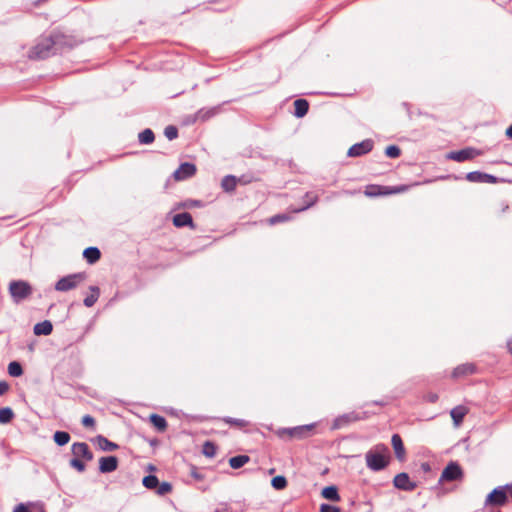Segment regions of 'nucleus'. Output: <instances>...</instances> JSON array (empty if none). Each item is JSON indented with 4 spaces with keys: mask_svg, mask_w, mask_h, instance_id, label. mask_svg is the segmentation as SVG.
I'll return each instance as SVG.
<instances>
[{
    "mask_svg": "<svg viewBox=\"0 0 512 512\" xmlns=\"http://www.w3.org/2000/svg\"><path fill=\"white\" fill-rule=\"evenodd\" d=\"M401 154V150L396 145H390L385 149V155L389 158H397Z\"/></svg>",
    "mask_w": 512,
    "mask_h": 512,
    "instance_id": "obj_40",
    "label": "nucleus"
},
{
    "mask_svg": "<svg viewBox=\"0 0 512 512\" xmlns=\"http://www.w3.org/2000/svg\"><path fill=\"white\" fill-rule=\"evenodd\" d=\"M237 185V178L233 175H226L221 181V187L226 192H232Z\"/></svg>",
    "mask_w": 512,
    "mask_h": 512,
    "instance_id": "obj_27",
    "label": "nucleus"
},
{
    "mask_svg": "<svg viewBox=\"0 0 512 512\" xmlns=\"http://www.w3.org/2000/svg\"><path fill=\"white\" fill-rule=\"evenodd\" d=\"M155 139L154 132L150 128L144 129L138 135V141L140 144H151Z\"/></svg>",
    "mask_w": 512,
    "mask_h": 512,
    "instance_id": "obj_29",
    "label": "nucleus"
},
{
    "mask_svg": "<svg viewBox=\"0 0 512 512\" xmlns=\"http://www.w3.org/2000/svg\"><path fill=\"white\" fill-rule=\"evenodd\" d=\"M173 224L176 227L193 226V219L190 213H178L173 217Z\"/></svg>",
    "mask_w": 512,
    "mask_h": 512,
    "instance_id": "obj_18",
    "label": "nucleus"
},
{
    "mask_svg": "<svg viewBox=\"0 0 512 512\" xmlns=\"http://www.w3.org/2000/svg\"><path fill=\"white\" fill-rule=\"evenodd\" d=\"M360 419H361V417H359V415L356 412H350V413L340 415L334 419V421L332 423V429L333 430L341 429V428L347 426L348 424L358 421Z\"/></svg>",
    "mask_w": 512,
    "mask_h": 512,
    "instance_id": "obj_11",
    "label": "nucleus"
},
{
    "mask_svg": "<svg viewBox=\"0 0 512 512\" xmlns=\"http://www.w3.org/2000/svg\"><path fill=\"white\" fill-rule=\"evenodd\" d=\"M9 389V385L6 381H0V395L5 394Z\"/></svg>",
    "mask_w": 512,
    "mask_h": 512,
    "instance_id": "obj_49",
    "label": "nucleus"
},
{
    "mask_svg": "<svg viewBox=\"0 0 512 512\" xmlns=\"http://www.w3.org/2000/svg\"><path fill=\"white\" fill-rule=\"evenodd\" d=\"M52 330H53V325L48 320L37 323L33 328L34 334L38 335V336H40V335L47 336V335L51 334Z\"/></svg>",
    "mask_w": 512,
    "mask_h": 512,
    "instance_id": "obj_22",
    "label": "nucleus"
},
{
    "mask_svg": "<svg viewBox=\"0 0 512 512\" xmlns=\"http://www.w3.org/2000/svg\"><path fill=\"white\" fill-rule=\"evenodd\" d=\"M309 109V103L305 99H297L294 101V115L297 118L304 117Z\"/></svg>",
    "mask_w": 512,
    "mask_h": 512,
    "instance_id": "obj_21",
    "label": "nucleus"
},
{
    "mask_svg": "<svg viewBox=\"0 0 512 512\" xmlns=\"http://www.w3.org/2000/svg\"><path fill=\"white\" fill-rule=\"evenodd\" d=\"M53 438L57 445L64 446L70 441V434L65 431H56Z\"/></svg>",
    "mask_w": 512,
    "mask_h": 512,
    "instance_id": "obj_31",
    "label": "nucleus"
},
{
    "mask_svg": "<svg viewBox=\"0 0 512 512\" xmlns=\"http://www.w3.org/2000/svg\"><path fill=\"white\" fill-rule=\"evenodd\" d=\"M421 468H422V470H423L424 472H429V471H430V469H431V468H430L429 463H427V462L422 463V464H421Z\"/></svg>",
    "mask_w": 512,
    "mask_h": 512,
    "instance_id": "obj_51",
    "label": "nucleus"
},
{
    "mask_svg": "<svg viewBox=\"0 0 512 512\" xmlns=\"http://www.w3.org/2000/svg\"><path fill=\"white\" fill-rule=\"evenodd\" d=\"M82 425L85 426V427H94L95 425V420L92 416L90 415H85L83 418H82Z\"/></svg>",
    "mask_w": 512,
    "mask_h": 512,
    "instance_id": "obj_46",
    "label": "nucleus"
},
{
    "mask_svg": "<svg viewBox=\"0 0 512 512\" xmlns=\"http://www.w3.org/2000/svg\"><path fill=\"white\" fill-rule=\"evenodd\" d=\"M271 485L276 490H282V489L286 488L287 480L284 476L278 475L272 479Z\"/></svg>",
    "mask_w": 512,
    "mask_h": 512,
    "instance_id": "obj_37",
    "label": "nucleus"
},
{
    "mask_svg": "<svg viewBox=\"0 0 512 512\" xmlns=\"http://www.w3.org/2000/svg\"><path fill=\"white\" fill-rule=\"evenodd\" d=\"M220 111H221V105H217V106H213V107H209V108H201L196 112L195 117H196V120L205 122V121L211 119L212 117L218 115L220 113Z\"/></svg>",
    "mask_w": 512,
    "mask_h": 512,
    "instance_id": "obj_14",
    "label": "nucleus"
},
{
    "mask_svg": "<svg viewBox=\"0 0 512 512\" xmlns=\"http://www.w3.org/2000/svg\"><path fill=\"white\" fill-rule=\"evenodd\" d=\"M95 442L102 451H114L119 448L118 444L110 441L103 435H97Z\"/></svg>",
    "mask_w": 512,
    "mask_h": 512,
    "instance_id": "obj_19",
    "label": "nucleus"
},
{
    "mask_svg": "<svg viewBox=\"0 0 512 512\" xmlns=\"http://www.w3.org/2000/svg\"><path fill=\"white\" fill-rule=\"evenodd\" d=\"M463 478V470L457 462H450L443 470L439 482H451L461 480Z\"/></svg>",
    "mask_w": 512,
    "mask_h": 512,
    "instance_id": "obj_5",
    "label": "nucleus"
},
{
    "mask_svg": "<svg viewBox=\"0 0 512 512\" xmlns=\"http://www.w3.org/2000/svg\"><path fill=\"white\" fill-rule=\"evenodd\" d=\"M164 135L168 140H174L178 137V129L173 125H169L164 129Z\"/></svg>",
    "mask_w": 512,
    "mask_h": 512,
    "instance_id": "obj_38",
    "label": "nucleus"
},
{
    "mask_svg": "<svg viewBox=\"0 0 512 512\" xmlns=\"http://www.w3.org/2000/svg\"><path fill=\"white\" fill-rule=\"evenodd\" d=\"M289 219H290V217L287 214H276V215L270 217L268 222L271 225H275V224H278V223H282V222L288 221Z\"/></svg>",
    "mask_w": 512,
    "mask_h": 512,
    "instance_id": "obj_42",
    "label": "nucleus"
},
{
    "mask_svg": "<svg viewBox=\"0 0 512 512\" xmlns=\"http://www.w3.org/2000/svg\"><path fill=\"white\" fill-rule=\"evenodd\" d=\"M90 291H91V294L88 295L84 300H83V304L86 306V307H92L98 300L99 296H100V289L99 287L97 286H90Z\"/></svg>",
    "mask_w": 512,
    "mask_h": 512,
    "instance_id": "obj_25",
    "label": "nucleus"
},
{
    "mask_svg": "<svg viewBox=\"0 0 512 512\" xmlns=\"http://www.w3.org/2000/svg\"><path fill=\"white\" fill-rule=\"evenodd\" d=\"M509 352L512 354V338L507 342Z\"/></svg>",
    "mask_w": 512,
    "mask_h": 512,
    "instance_id": "obj_54",
    "label": "nucleus"
},
{
    "mask_svg": "<svg viewBox=\"0 0 512 512\" xmlns=\"http://www.w3.org/2000/svg\"><path fill=\"white\" fill-rule=\"evenodd\" d=\"M250 461L248 455H237L229 459V465L233 469H239Z\"/></svg>",
    "mask_w": 512,
    "mask_h": 512,
    "instance_id": "obj_26",
    "label": "nucleus"
},
{
    "mask_svg": "<svg viewBox=\"0 0 512 512\" xmlns=\"http://www.w3.org/2000/svg\"><path fill=\"white\" fill-rule=\"evenodd\" d=\"M374 143L371 139H365L359 143L352 145L347 155L349 157H360L368 154L373 149Z\"/></svg>",
    "mask_w": 512,
    "mask_h": 512,
    "instance_id": "obj_7",
    "label": "nucleus"
},
{
    "mask_svg": "<svg viewBox=\"0 0 512 512\" xmlns=\"http://www.w3.org/2000/svg\"><path fill=\"white\" fill-rule=\"evenodd\" d=\"M322 496L331 501H339L340 496L336 486H327L322 490Z\"/></svg>",
    "mask_w": 512,
    "mask_h": 512,
    "instance_id": "obj_28",
    "label": "nucleus"
},
{
    "mask_svg": "<svg viewBox=\"0 0 512 512\" xmlns=\"http://www.w3.org/2000/svg\"><path fill=\"white\" fill-rule=\"evenodd\" d=\"M395 191H400V189L394 191H388V187L380 186V185H369L366 187L365 194L369 197H375L380 195L390 194Z\"/></svg>",
    "mask_w": 512,
    "mask_h": 512,
    "instance_id": "obj_20",
    "label": "nucleus"
},
{
    "mask_svg": "<svg viewBox=\"0 0 512 512\" xmlns=\"http://www.w3.org/2000/svg\"><path fill=\"white\" fill-rule=\"evenodd\" d=\"M13 512H30V511L24 503H20L14 508Z\"/></svg>",
    "mask_w": 512,
    "mask_h": 512,
    "instance_id": "obj_48",
    "label": "nucleus"
},
{
    "mask_svg": "<svg viewBox=\"0 0 512 512\" xmlns=\"http://www.w3.org/2000/svg\"><path fill=\"white\" fill-rule=\"evenodd\" d=\"M151 423L160 431H163L167 427V421L166 419L158 414H152L150 416Z\"/></svg>",
    "mask_w": 512,
    "mask_h": 512,
    "instance_id": "obj_30",
    "label": "nucleus"
},
{
    "mask_svg": "<svg viewBox=\"0 0 512 512\" xmlns=\"http://www.w3.org/2000/svg\"><path fill=\"white\" fill-rule=\"evenodd\" d=\"M203 453L207 457H213L216 454V447L211 442H206L203 446Z\"/></svg>",
    "mask_w": 512,
    "mask_h": 512,
    "instance_id": "obj_43",
    "label": "nucleus"
},
{
    "mask_svg": "<svg viewBox=\"0 0 512 512\" xmlns=\"http://www.w3.org/2000/svg\"><path fill=\"white\" fill-rule=\"evenodd\" d=\"M8 373L13 377H19L23 374L22 366L19 362L13 361L8 365Z\"/></svg>",
    "mask_w": 512,
    "mask_h": 512,
    "instance_id": "obj_34",
    "label": "nucleus"
},
{
    "mask_svg": "<svg viewBox=\"0 0 512 512\" xmlns=\"http://www.w3.org/2000/svg\"><path fill=\"white\" fill-rule=\"evenodd\" d=\"M9 292L15 303H20L32 294L31 285L24 280H14L9 284Z\"/></svg>",
    "mask_w": 512,
    "mask_h": 512,
    "instance_id": "obj_3",
    "label": "nucleus"
},
{
    "mask_svg": "<svg viewBox=\"0 0 512 512\" xmlns=\"http://www.w3.org/2000/svg\"><path fill=\"white\" fill-rule=\"evenodd\" d=\"M190 475L197 481H201L204 479V475L194 465L191 466Z\"/></svg>",
    "mask_w": 512,
    "mask_h": 512,
    "instance_id": "obj_45",
    "label": "nucleus"
},
{
    "mask_svg": "<svg viewBox=\"0 0 512 512\" xmlns=\"http://www.w3.org/2000/svg\"><path fill=\"white\" fill-rule=\"evenodd\" d=\"M83 257L89 264H93L100 259L101 252L97 247H87L83 251Z\"/></svg>",
    "mask_w": 512,
    "mask_h": 512,
    "instance_id": "obj_23",
    "label": "nucleus"
},
{
    "mask_svg": "<svg viewBox=\"0 0 512 512\" xmlns=\"http://www.w3.org/2000/svg\"><path fill=\"white\" fill-rule=\"evenodd\" d=\"M70 466L79 472H84L86 468L84 462L81 459L75 457L70 460Z\"/></svg>",
    "mask_w": 512,
    "mask_h": 512,
    "instance_id": "obj_44",
    "label": "nucleus"
},
{
    "mask_svg": "<svg viewBox=\"0 0 512 512\" xmlns=\"http://www.w3.org/2000/svg\"><path fill=\"white\" fill-rule=\"evenodd\" d=\"M196 173V166L192 163H182L178 169L174 172V178L176 180H185Z\"/></svg>",
    "mask_w": 512,
    "mask_h": 512,
    "instance_id": "obj_12",
    "label": "nucleus"
},
{
    "mask_svg": "<svg viewBox=\"0 0 512 512\" xmlns=\"http://www.w3.org/2000/svg\"><path fill=\"white\" fill-rule=\"evenodd\" d=\"M367 467L375 472L385 469L390 462V451L385 444H377L365 454Z\"/></svg>",
    "mask_w": 512,
    "mask_h": 512,
    "instance_id": "obj_2",
    "label": "nucleus"
},
{
    "mask_svg": "<svg viewBox=\"0 0 512 512\" xmlns=\"http://www.w3.org/2000/svg\"><path fill=\"white\" fill-rule=\"evenodd\" d=\"M429 400L431 402H436L438 400V396L436 394H433V395L430 396Z\"/></svg>",
    "mask_w": 512,
    "mask_h": 512,
    "instance_id": "obj_53",
    "label": "nucleus"
},
{
    "mask_svg": "<svg viewBox=\"0 0 512 512\" xmlns=\"http://www.w3.org/2000/svg\"><path fill=\"white\" fill-rule=\"evenodd\" d=\"M14 412L10 407H4L0 409V423L7 424L12 421Z\"/></svg>",
    "mask_w": 512,
    "mask_h": 512,
    "instance_id": "obj_32",
    "label": "nucleus"
},
{
    "mask_svg": "<svg viewBox=\"0 0 512 512\" xmlns=\"http://www.w3.org/2000/svg\"><path fill=\"white\" fill-rule=\"evenodd\" d=\"M305 198L307 199L306 205L295 210L296 212H301V211L306 210L307 208L311 207L317 201V196L314 195L313 193H309V192L306 193Z\"/></svg>",
    "mask_w": 512,
    "mask_h": 512,
    "instance_id": "obj_41",
    "label": "nucleus"
},
{
    "mask_svg": "<svg viewBox=\"0 0 512 512\" xmlns=\"http://www.w3.org/2000/svg\"><path fill=\"white\" fill-rule=\"evenodd\" d=\"M221 420L231 426H235L238 428H244L249 425V422L244 419L232 418V417H223Z\"/></svg>",
    "mask_w": 512,
    "mask_h": 512,
    "instance_id": "obj_33",
    "label": "nucleus"
},
{
    "mask_svg": "<svg viewBox=\"0 0 512 512\" xmlns=\"http://www.w3.org/2000/svg\"><path fill=\"white\" fill-rule=\"evenodd\" d=\"M142 483L147 489H156L158 487L159 480L155 475H147L143 478Z\"/></svg>",
    "mask_w": 512,
    "mask_h": 512,
    "instance_id": "obj_35",
    "label": "nucleus"
},
{
    "mask_svg": "<svg viewBox=\"0 0 512 512\" xmlns=\"http://www.w3.org/2000/svg\"><path fill=\"white\" fill-rule=\"evenodd\" d=\"M480 151L475 148L467 147L458 151H451L447 154V159L453 160L456 162H465L467 160H471L476 156L480 155Z\"/></svg>",
    "mask_w": 512,
    "mask_h": 512,
    "instance_id": "obj_6",
    "label": "nucleus"
},
{
    "mask_svg": "<svg viewBox=\"0 0 512 512\" xmlns=\"http://www.w3.org/2000/svg\"><path fill=\"white\" fill-rule=\"evenodd\" d=\"M313 428V425L298 426L290 429H286L285 432L290 437L302 438L304 435Z\"/></svg>",
    "mask_w": 512,
    "mask_h": 512,
    "instance_id": "obj_24",
    "label": "nucleus"
},
{
    "mask_svg": "<svg viewBox=\"0 0 512 512\" xmlns=\"http://www.w3.org/2000/svg\"><path fill=\"white\" fill-rule=\"evenodd\" d=\"M118 467V459L115 456H106L99 459V471L101 473H111Z\"/></svg>",
    "mask_w": 512,
    "mask_h": 512,
    "instance_id": "obj_13",
    "label": "nucleus"
},
{
    "mask_svg": "<svg viewBox=\"0 0 512 512\" xmlns=\"http://www.w3.org/2000/svg\"><path fill=\"white\" fill-rule=\"evenodd\" d=\"M320 512H340V509L336 506H332V505L324 503L320 507Z\"/></svg>",
    "mask_w": 512,
    "mask_h": 512,
    "instance_id": "obj_47",
    "label": "nucleus"
},
{
    "mask_svg": "<svg viewBox=\"0 0 512 512\" xmlns=\"http://www.w3.org/2000/svg\"><path fill=\"white\" fill-rule=\"evenodd\" d=\"M172 491V485L169 482H162L158 484L156 488V493L160 496H163Z\"/></svg>",
    "mask_w": 512,
    "mask_h": 512,
    "instance_id": "obj_39",
    "label": "nucleus"
},
{
    "mask_svg": "<svg viewBox=\"0 0 512 512\" xmlns=\"http://www.w3.org/2000/svg\"><path fill=\"white\" fill-rule=\"evenodd\" d=\"M71 451L75 458H82L86 461H91L93 459V453L91 452L88 444L85 442L74 443L72 445Z\"/></svg>",
    "mask_w": 512,
    "mask_h": 512,
    "instance_id": "obj_9",
    "label": "nucleus"
},
{
    "mask_svg": "<svg viewBox=\"0 0 512 512\" xmlns=\"http://www.w3.org/2000/svg\"><path fill=\"white\" fill-rule=\"evenodd\" d=\"M41 512H45V511L42 510Z\"/></svg>",
    "mask_w": 512,
    "mask_h": 512,
    "instance_id": "obj_55",
    "label": "nucleus"
},
{
    "mask_svg": "<svg viewBox=\"0 0 512 512\" xmlns=\"http://www.w3.org/2000/svg\"><path fill=\"white\" fill-rule=\"evenodd\" d=\"M391 444L395 451L396 458L401 462L404 461L406 452L401 436L399 434H393L391 438Z\"/></svg>",
    "mask_w": 512,
    "mask_h": 512,
    "instance_id": "obj_15",
    "label": "nucleus"
},
{
    "mask_svg": "<svg viewBox=\"0 0 512 512\" xmlns=\"http://www.w3.org/2000/svg\"><path fill=\"white\" fill-rule=\"evenodd\" d=\"M484 182H486V183H495L496 182V177L493 176V175H490V174H486V176L484 177Z\"/></svg>",
    "mask_w": 512,
    "mask_h": 512,
    "instance_id": "obj_50",
    "label": "nucleus"
},
{
    "mask_svg": "<svg viewBox=\"0 0 512 512\" xmlns=\"http://www.w3.org/2000/svg\"><path fill=\"white\" fill-rule=\"evenodd\" d=\"M394 486L402 491H413L416 489L417 484L410 480V477L407 473L401 472L397 474L393 479Z\"/></svg>",
    "mask_w": 512,
    "mask_h": 512,
    "instance_id": "obj_8",
    "label": "nucleus"
},
{
    "mask_svg": "<svg viewBox=\"0 0 512 512\" xmlns=\"http://www.w3.org/2000/svg\"><path fill=\"white\" fill-rule=\"evenodd\" d=\"M64 35L59 32H52L49 36L40 41L29 51L28 57L33 60H43L55 54L56 46L65 42Z\"/></svg>",
    "mask_w": 512,
    "mask_h": 512,
    "instance_id": "obj_1",
    "label": "nucleus"
},
{
    "mask_svg": "<svg viewBox=\"0 0 512 512\" xmlns=\"http://www.w3.org/2000/svg\"><path fill=\"white\" fill-rule=\"evenodd\" d=\"M467 413L468 408L463 405H458L450 411L451 418L456 427H458L463 422V419Z\"/></svg>",
    "mask_w": 512,
    "mask_h": 512,
    "instance_id": "obj_17",
    "label": "nucleus"
},
{
    "mask_svg": "<svg viewBox=\"0 0 512 512\" xmlns=\"http://www.w3.org/2000/svg\"><path fill=\"white\" fill-rule=\"evenodd\" d=\"M85 280L83 273L69 274L60 278L55 284V290L60 292H67L75 289L80 283Z\"/></svg>",
    "mask_w": 512,
    "mask_h": 512,
    "instance_id": "obj_4",
    "label": "nucleus"
},
{
    "mask_svg": "<svg viewBox=\"0 0 512 512\" xmlns=\"http://www.w3.org/2000/svg\"><path fill=\"white\" fill-rule=\"evenodd\" d=\"M476 372V366L472 363H465L458 365L452 372L453 378H459L467 375H472Z\"/></svg>",
    "mask_w": 512,
    "mask_h": 512,
    "instance_id": "obj_16",
    "label": "nucleus"
},
{
    "mask_svg": "<svg viewBox=\"0 0 512 512\" xmlns=\"http://www.w3.org/2000/svg\"><path fill=\"white\" fill-rule=\"evenodd\" d=\"M505 134L509 139H512V124L506 129Z\"/></svg>",
    "mask_w": 512,
    "mask_h": 512,
    "instance_id": "obj_52",
    "label": "nucleus"
},
{
    "mask_svg": "<svg viewBox=\"0 0 512 512\" xmlns=\"http://www.w3.org/2000/svg\"><path fill=\"white\" fill-rule=\"evenodd\" d=\"M485 176H486V173H482V172H479V171H473V172H469L466 175V179L468 181L474 182V183H483Z\"/></svg>",
    "mask_w": 512,
    "mask_h": 512,
    "instance_id": "obj_36",
    "label": "nucleus"
},
{
    "mask_svg": "<svg viewBox=\"0 0 512 512\" xmlns=\"http://www.w3.org/2000/svg\"><path fill=\"white\" fill-rule=\"evenodd\" d=\"M507 501V493L503 487H497L486 498V504L502 506Z\"/></svg>",
    "mask_w": 512,
    "mask_h": 512,
    "instance_id": "obj_10",
    "label": "nucleus"
}]
</instances>
